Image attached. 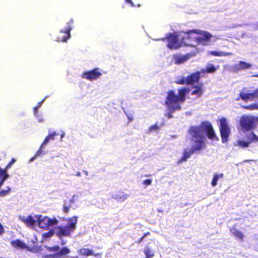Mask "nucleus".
Segmentation results:
<instances>
[{
    "mask_svg": "<svg viewBox=\"0 0 258 258\" xmlns=\"http://www.w3.org/2000/svg\"><path fill=\"white\" fill-rule=\"evenodd\" d=\"M11 245L15 248L17 249H26L28 251L35 252L34 248L33 247H30L27 245H26L23 241H21L19 239H17L16 240L11 241Z\"/></svg>",
    "mask_w": 258,
    "mask_h": 258,
    "instance_id": "2eb2a0df",
    "label": "nucleus"
},
{
    "mask_svg": "<svg viewBox=\"0 0 258 258\" xmlns=\"http://www.w3.org/2000/svg\"><path fill=\"white\" fill-rule=\"evenodd\" d=\"M65 136V133L63 132L61 135V140H62V138L64 137V136Z\"/></svg>",
    "mask_w": 258,
    "mask_h": 258,
    "instance_id": "09e8293b",
    "label": "nucleus"
},
{
    "mask_svg": "<svg viewBox=\"0 0 258 258\" xmlns=\"http://www.w3.org/2000/svg\"><path fill=\"white\" fill-rule=\"evenodd\" d=\"M46 98V97H45L42 101L41 102H39L38 103V105L37 106V107L39 108L41 106L43 101L45 100V99Z\"/></svg>",
    "mask_w": 258,
    "mask_h": 258,
    "instance_id": "a19ab883",
    "label": "nucleus"
},
{
    "mask_svg": "<svg viewBox=\"0 0 258 258\" xmlns=\"http://www.w3.org/2000/svg\"><path fill=\"white\" fill-rule=\"evenodd\" d=\"M206 71L205 69H202L201 71L197 72L195 73L191 74L187 77V84H193L195 83L198 82L200 77L202 76V74L205 75Z\"/></svg>",
    "mask_w": 258,
    "mask_h": 258,
    "instance_id": "ddd939ff",
    "label": "nucleus"
},
{
    "mask_svg": "<svg viewBox=\"0 0 258 258\" xmlns=\"http://www.w3.org/2000/svg\"><path fill=\"white\" fill-rule=\"evenodd\" d=\"M210 54L216 56H225L232 54L231 52H225L223 51H211L209 52Z\"/></svg>",
    "mask_w": 258,
    "mask_h": 258,
    "instance_id": "4be33fe9",
    "label": "nucleus"
},
{
    "mask_svg": "<svg viewBox=\"0 0 258 258\" xmlns=\"http://www.w3.org/2000/svg\"><path fill=\"white\" fill-rule=\"evenodd\" d=\"M72 206H69V204H67V202H65L63 205V211L65 213H68L70 210V208Z\"/></svg>",
    "mask_w": 258,
    "mask_h": 258,
    "instance_id": "f704fd0d",
    "label": "nucleus"
},
{
    "mask_svg": "<svg viewBox=\"0 0 258 258\" xmlns=\"http://www.w3.org/2000/svg\"><path fill=\"white\" fill-rule=\"evenodd\" d=\"M18 219L31 228L38 225L40 228L46 229L58 223V220L55 218L50 219L46 216L34 214L27 216H19Z\"/></svg>",
    "mask_w": 258,
    "mask_h": 258,
    "instance_id": "20e7f679",
    "label": "nucleus"
},
{
    "mask_svg": "<svg viewBox=\"0 0 258 258\" xmlns=\"http://www.w3.org/2000/svg\"><path fill=\"white\" fill-rule=\"evenodd\" d=\"M100 255H101L100 254L98 253H96V254H94V253L93 255L95 256H98Z\"/></svg>",
    "mask_w": 258,
    "mask_h": 258,
    "instance_id": "603ef678",
    "label": "nucleus"
},
{
    "mask_svg": "<svg viewBox=\"0 0 258 258\" xmlns=\"http://www.w3.org/2000/svg\"><path fill=\"white\" fill-rule=\"evenodd\" d=\"M186 35L188 37V43H193L195 46L197 44L207 45L212 37V35L207 31L200 30H191L186 31Z\"/></svg>",
    "mask_w": 258,
    "mask_h": 258,
    "instance_id": "39448f33",
    "label": "nucleus"
},
{
    "mask_svg": "<svg viewBox=\"0 0 258 258\" xmlns=\"http://www.w3.org/2000/svg\"><path fill=\"white\" fill-rule=\"evenodd\" d=\"M242 25L241 24H232L230 25H229L227 26V28L229 29H232V28H235L238 27H241Z\"/></svg>",
    "mask_w": 258,
    "mask_h": 258,
    "instance_id": "e433bc0d",
    "label": "nucleus"
},
{
    "mask_svg": "<svg viewBox=\"0 0 258 258\" xmlns=\"http://www.w3.org/2000/svg\"><path fill=\"white\" fill-rule=\"evenodd\" d=\"M76 176H81V173L80 172H77V173L76 174Z\"/></svg>",
    "mask_w": 258,
    "mask_h": 258,
    "instance_id": "8fccbe9b",
    "label": "nucleus"
},
{
    "mask_svg": "<svg viewBox=\"0 0 258 258\" xmlns=\"http://www.w3.org/2000/svg\"><path fill=\"white\" fill-rule=\"evenodd\" d=\"M247 138L250 141H245L241 140H238L236 141L235 145L242 148H246L249 146V145L251 142L258 141V137L252 132H251L248 134Z\"/></svg>",
    "mask_w": 258,
    "mask_h": 258,
    "instance_id": "f8f14e48",
    "label": "nucleus"
},
{
    "mask_svg": "<svg viewBox=\"0 0 258 258\" xmlns=\"http://www.w3.org/2000/svg\"><path fill=\"white\" fill-rule=\"evenodd\" d=\"M42 149L43 148H41V145L40 149L36 152V153L35 154V156H39L43 153Z\"/></svg>",
    "mask_w": 258,
    "mask_h": 258,
    "instance_id": "58836bf2",
    "label": "nucleus"
},
{
    "mask_svg": "<svg viewBox=\"0 0 258 258\" xmlns=\"http://www.w3.org/2000/svg\"><path fill=\"white\" fill-rule=\"evenodd\" d=\"M241 99L245 102L258 101V88L253 92H250L245 89L242 90L239 93V97L236 99L239 101Z\"/></svg>",
    "mask_w": 258,
    "mask_h": 258,
    "instance_id": "1a4fd4ad",
    "label": "nucleus"
},
{
    "mask_svg": "<svg viewBox=\"0 0 258 258\" xmlns=\"http://www.w3.org/2000/svg\"><path fill=\"white\" fill-rule=\"evenodd\" d=\"M57 135L55 132H53L48 134V136H46L44 141L41 144V148H44V146L47 145L50 140H54V137Z\"/></svg>",
    "mask_w": 258,
    "mask_h": 258,
    "instance_id": "aec40b11",
    "label": "nucleus"
},
{
    "mask_svg": "<svg viewBox=\"0 0 258 258\" xmlns=\"http://www.w3.org/2000/svg\"><path fill=\"white\" fill-rule=\"evenodd\" d=\"M191 57L189 54H178L173 56L174 63L177 64H180L187 61Z\"/></svg>",
    "mask_w": 258,
    "mask_h": 258,
    "instance_id": "f3484780",
    "label": "nucleus"
},
{
    "mask_svg": "<svg viewBox=\"0 0 258 258\" xmlns=\"http://www.w3.org/2000/svg\"><path fill=\"white\" fill-rule=\"evenodd\" d=\"M70 252V249L67 247L62 248L59 251L56 253L57 258H59L62 255H66Z\"/></svg>",
    "mask_w": 258,
    "mask_h": 258,
    "instance_id": "b1692460",
    "label": "nucleus"
},
{
    "mask_svg": "<svg viewBox=\"0 0 258 258\" xmlns=\"http://www.w3.org/2000/svg\"><path fill=\"white\" fill-rule=\"evenodd\" d=\"M165 39V38H162V39H155L156 40H164Z\"/></svg>",
    "mask_w": 258,
    "mask_h": 258,
    "instance_id": "6e6d98bb",
    "label": "nucleus"
},
{
    "mask_svg": "<svg viewBox=\"0 0 258 258\" xmlns=\"http://www.w3.org/2000/svg\"><path fill=\"white\" fill-rule=\"evenodd\" d=\"M144 239V237L142 236V237H141V238H140V239L138 241V242H138V243H140L141 242H142L143 241Z\"/></svg>",
    "mask_w": 258,
    "mask_h": 258,
    "instance_id": "a18cd8bd",
    "label": "nucleus"
},
{
    "mask_svg": "<svg viewBox=\"0 0 258 258\" xmlns=\"http://www.w3.org/2000/svg\"><path fill=\"white\" fill-rule=\"evenodd\" d=\"M43 258H57L56 253L53 254H47L43 256Z\"/></svg>",
    "mask_w": 258,
    "mask_h": 258,
    "instance_id": "4c0bfd02",
    "label": "nucleus"
},
{
    "mask_svg": "<svg viewBox=\"0 0 258 258\" xmlns=\"http://www.w3.org/2000/svg\"><path fill=\"white\" fill-rule=\"evenodd\" d=\"M36 118L37 119V121L38 122H43L44 121V119L39 115L38 118Z\"/></svg>",
    "mask_w": 258,
    "mask_h": 258,
    "instance_id": "ea45409f",
    "label": "nucleus"
},
{
    "mask_svg": "<svg viewBox=\"0 0 258 258\" xmlns=\"http://www.w3.org/2000/svg\"><path fill=\"white\" fill-rule=\"evenodd\" d=\"M78 217L73 216L66 220L68 224L64 226H59L56 227L54 231H49L43 234L44 238L51 237L55 233L56 235L61 241L62 245L65 244L67 241L64 239L66 237H71V233L73 232L77 228Z\"/></svg>",
    "mask_w": 258,
    "mask_h": 258,
    "instance_id": "7ed1b4c3",
    "label": "nucleus"
},
{
    "mask_svg": "<svg viewBox=\"0 0 258 258\" xmlns=\"http://www.w3.org/2000/svg\"><path fill=\"white\" fill-rule=\"evenodd\" d=\"M255 250L258 251V246H255Z\"/></svg>",
    "mask_w": 258,
    "mask_h": 258,
    "instance_id": "5fc2aeb1",
    "label": "nucleus"
},
{
    "mask_svg": "<svg viewBox=\"0 0 258 258\" xmlns=\"http://www.w3.org/2000/svg\"><path fill=\"white\" fill-rule=\"evenodd\" d=\"M188 92V90L186 88L179 89L177 95L172 90L168 92L165 101L167 109L165 113V116L169 119L173 117L172 113L175 110H180V104L184 102L185 96Z\"/></svg>",
    "mask_w": 258,
    "mask_h": 258,
    "instance_id": "f03ea898",
    "label": "nucleus"
},
{
    "mask_svg": "<svg viewBox=\"0 0 258 258\" xmlns=\"http://www.w3.org/2000/svg\"><path fill=\"white\" fill-rule=\"evenodd\" d=\"M79 196L78 195H74L72 198L69 200V206H73V204L78 201Z\"/></svg>",
    "mask_w": 258,
    "mask_h": 258,
    "instance_id": "c756f323",
    "label": "nucleus"
},
{
    "mask_svg": "<svg viewBox=\"0 0 258 258\" xmlns=\"http://www.w3.org/2000/svg\"><path fill=\"white\" fill-rule=\"evenodd\" d=\"M80 253L81 255H85V256H89V255H94V252L92 250L89 249L88 248H81L80 250Z\"/></svg>",
    "mask_w": 258,
    "mask_h": 258,
    "instance_id": "393cba45",
    "label": "nucleus"
},
{
    "mask_svg": "<svg viewBox=\"0 0 258 258\" xmlns=\"http://www.w3.org/2000/svg\"><path fill=\"white\" fill-rule=\"evenodd\" d=\"M9 175L7 173L6 169H3L0 167V187L3 185L5 181L9 177Z\"/></svg>",
    "mask_w": 258,
    "mask_h": 258,
    "instance_id": "412c9836",
    "label": "nucleus"
},
{
    "mask_svg": "<svg viewBox=\"0 0 258 258\" xmlns=\"http://www.w3.org/2000/svg\"><path fill=\"white\" fill-rule=\"evenodd\" d=\"M186 32H180L169 34L167 37V47L170 49H177L183 45L185 46L193 45V43H188Z\"/></svg>",
    "mask_w": 258,
    "mask_h": 258,
    "instance_id": "423d86ee",
    "label": "nucleus"
},
{
    "mask_svg": "<svg viewBox=\"0 0 258 258\" xmlns=\"http://www.w3.org/2000/svg\"><path fill=\"white\" fill-rule=\"evenodd\" d=\"M38 109L39 108L37 106L35 107L33 109V114L35 118H38L39 117V114L38 113Z\"/></svg>",
    "mask_w": 258,
    "mask_h": 258,
    "instance_id": "c9c22d12",
    "label": "nucleus"
},
{
    "mask_svg": "<svg viewBox=\"0 0 258 258\" xmlns=\"http://www.w3.org/2000/svg\"><path fill=\"white\" fill-rule=\"evenodd\" d=\"M224 174L222 173L215 172L213 174V177L211 181V185L215 187L217 185L218 181L220 179L223 178Z\"/></svg>",
    "mask_w": 258,
    "mask_h": 258,
    "instance_id": "a211bd4d",
    "label": "nucleus"
},
{
    "mask_svg": "<svg viewBox=\"0 0 258 258\" xmlns=\"http://www.w3.org/2000/svg\"><path fill=\"white\" fill-rule=\"evenodd\" d=\"M252 77L258 78V74L252 75Z\"/></svg>",
    "mask_w": 258,
    "mask_h": 258,
    "instance_id": "864d4df0",
    "label": "nucleus"
},
{
    "mask_svg": "<svg viewBox=\"0 0 258 258\" xmlns=\"http://www.w3.org/2000/svg\"><path fill=\"white\" fill-rule=\"evenodd\" d=\"M256 27L258 28V23L257 24Z\"/></svg>",
    "mask_w": 258,
    "mask_h": 258,
    "instance_id": "4d7b16f0",
    "label": "nucleus"
},
{
    "mask_svg": "<svg viewBox=\"0 0 258 258\" xmlns=\"http://www.w3.org/2000/svg\"><path fill=\"white\" fill-rule=\"evenodd\" d=\"M101 76L102 73L99 71V69L95 68L92 70L84 72L82 74L81 77L92 82L99 79Z\"/></svg>",
    "mask_w": 258,
    "mask_h": 258,
    "instance_id": "9b49d317",
    "label": "nucleus"
},
{
    "mask_svg": "<svg viewBox=\"0 0 258 258\" xmlns=\"http://www.w3.org/2000/svg\"><path fill=\"white\" fill-rule=\"evenodd\" d=\"M204 91V90L203 89V85L201 84L198 86H195L192 88L190 95L193 97V99H198L202 96Z\"/></svg>",
    "mask_w": 258,
    "mask_h": 258,
    "instance_id": "dca6fc26",
    "label": "nucleus"
},
{
    "mask_svg": "<svg viewBox=\"0 0 258 258\" xmlns=\"http://www.w3.org/2000/svg\"><path fill=\"white\" fill-rule=\"evenodd\" d=\"M144 252L146 256V258H152L154 256V251L149 246H146L144 248Z\"/></svg>",
    "mask_w": 258,
    "mask_h": 258,
    "instance_id": "5701e85b",
    "label": "nucleus"
},
{
    "mask_svg": "<svg viewBox=\"0 0 258 258\" xmlns=\"http://www.w3.org/2000/svg\"><path fill=\"white\" fill-rule=\"evenodd\" d=\"M220 132L222 141L223 143L228 141V137L230 134V128L227 119L225 118H222L219 120Z\"/></svg>",
    "mask_w": 258,
    "mask_h": 258,
    "instance_id": "6e6552de",
    "label": "nucleus"
},
{
    "mask_svg": "<svg viewBox=\"0 0 258 258\" xmlns=\"http://www.w3.org/2000/svg\"><path fill=\"white\" fill-rule=\"evenodd\" d=\"M73 24V20L72 19L70 20L67 24V25L65 27L62 29L59 33L60 34H63L64 35L62 36H59L57 38L56 40L57 41H64L66 42L68 39H69L71 37L70 31L72 29V25Z\"/></svg>",
    "mask_w": 258,
    "mask_h": 258,
    "instance_id": "9d476101",
    "label": "nucleus"
},
{
    "mask_svg": "<svg viewBox=\"0 0 258 258\" xmlns=\"http://www.w3.org/2000/svg\"><path fill=\"white\" fill-rule=\"evenodd\" d=\"M15 161H16V160L15 159H12V161L10 162L8 166H11V165L12 164H14Z\"/></svg>",
    "mask_w": 258,
    "mask_h": 258,
    "instance_id": "c03bdc74",
    "label": "nucleus"
},
{
    "mask_svg": "<svg viewBox=\"0 0 258 258\" xmlns=\"http://www.w3.org/2000/svg\"><path fill=\"white\" fill-rule=\"evenodd\" d=\"M111 197L113 199H114L118 202H122L128 198V195L126 194L121 193L114 194Z\"/></svg>",
    "mask_w": 258,
    "mask_h": 258,
    "instance_id": "6ab92c4d",
    "label": "nucleus"
},
{
    "mask_svg": "<svg viewBox=\"0 0 258 258\" xmlns=\"http://www.w3.org/2000/svg\"><path fill=\"white\" fill-rule=\"evenodd\" d=\"M11 190V188L9 186H7L6 189H2V187H0V196L4 197L9 194Z\"/></svg>",
    "mask_w": 258,
    "mask_h": 258,
    "instance_id": "cd10ccee",
    "label": "nucleus"
},
{
    "mask_svg": "<svg viewBox=\"0 0 258 258\" xmlns=\"http://www.w3.org/2000/svg\"><path fill=\"white\" fill-rule=\"evenodd\" d=\"M218 67H215L213 64L209 63L206 67V73H212L216 72L218 69Z\"/></svg>",
    "mask_w": 258,
    "mask_h": 258,
    "instance_id": "a878e982",
    "label": "nucleus"
},
{
    "mask_svg": "<svg viewBox=\"0 0 258 258\" xmlns=\"http://www.w3.org/2000/svg\"><path fill=\"white\" fill-rule=\"evenodd\" d=\"M159 126L156 124L153 125H151L149 128L148 132L149 133L152 132V131H156L158 130H159Z\"/></svg>",
    "mask_w": 258,
    "mask_h": 258,
    "instance_id": "473e14b6",
    "label": "nucleus"
},
{
    "mask_svg": "<svg viewBox=\"0 0 258 258\" xmlns=\"http://www.w3.org/2000/svg\"><path fill=\"white\" fill-rule=\"evenodd\" d=\"M176 83L178 84H181V85H183V84H185V83L187 84V77H182L180 79H179L176 81Z\"/></svg>",
    "mask_w": 258,
    "mask_h": 258,
    "instance_id": "7c9ffc66",
    "label": "nucleus"
},
{
    "mask_svg": "<svg viewBox=\"0 0 258 258\" xmlns=\"http://www.w3.org/2000/svg\"><path fill=\"white\" fill-rule=\"evenodd\" d=\"M59 247L58 246H55L52 247H48L47 250L49 251H57L59 250Z\"/></svg>",
    "mask_w": 258,
    "mask_h": 258,
    "instance_id": "72a5a7b5",
    "label": "nucleus"
},
{
    "mask_svg": "<svg viewBox=\"0 0 258 258\" xmlns=\"http://www.w3.org/2000/svg\"><path fill=\"white\" fill-rule=\"evenodd\" d=\"M127 117L130 121H132L133 120V118L132 117H130L129 116H128Z\"/></svg>",
    "mask_w": 258,
    "mask_h": 258,
    "instance_id": "3c124183",
    "label": "nucleus"
},
{
    "mask_svg": "<svg viewBox=\"0 0 258 258\" xmlns=\"http://www.w3.org/2000/svg\"><path fill=\"white\" fill-rule=\"evenodd\" d=\"M126 2L127 3H131V5L132 7H134V4H133V3L132 2V0H125Z\"/></svg>",
    "mask_w": 258,
    "mask_h": 258,
    "instance_id": "37998d69",
    "label": "nucleus"
},
{
    "mask_svg": "<svg viewBox=\"0 0 258 258\" xmlns=\"http://www.w3.org/2000/svg\"><path fill=\"white\" fill-rule=\"evenodd\" d=\"M188 133L191 137V140L195 144L191 148L188 147L184 149L183 156L178 162L186 161L194 152L200 151L205 147L206 133L209 139L218 140L211 123L208 121L203 122L200 125L191 126L188 130Z\"/></svg>",
    "mask_w": 258,
    "mask_h": 258,
    "instance_id": "f257e3e1",
    "label": "nucleus"
},
{
    "mask_svg": "<svg viewBox=\"0 0 258 258\" xmlns=\"http://www.w3.org/2000/svg\"><path fill=\"white\" fill-rule=\"evenodd\" d=\"M150 233L149 232L148 233H145L144 234V235L143 236V237H144V238L146 237L147 235H148Z\"/></svg>",
    "mask_w": 258,
    "mask_h": 258,
    "instance_id": "de8ad7c7",
    "label": "nucleus"
},
{
    "mask_svg": "<svg viewBox=\"0 0 258 258\" xmlns=\"http://www.w3.org/2000/svg\"><path fill=\"white\" fill-rule=\"evenodd\" d=\"M240 125L243 132L252 130L258 125V117L243 115L240 117Z\"/></svg>",
    "mask_w": 258,
    "mask_h": 258,
    "instance_id": "0eeeda50",
    "label": "nucleus"
},
{
    "mask_svg": "<svg viewBox=\"0 0 258 258\" xmlns=\"http://www.w3.org/2000/svg\"><path fill=\"white\" fill-rule=\"evenodd\" d=\"M4 230L3 226L0 223V235L4 233Z\"/></svg>",
    "mask_w": 258,
    "mask_h": 258,
    "instance_id": "79ce46f5",
    "label": "nucleus"
},
{
    "mask_svg": "<svg viewBox=\"0 0 258 258\" xmlns=\"http://www.w3.org/2000/svg\"><path fill=\"white\" fill-rule=\"evenodd\" d=\"M243 107L246 109H248L249 110H253L255 109H258V103H253L252 104L244 106Z\"/></svg>",
    "mask_w": 258,
    "mask_h": 258,
    "instance_id": "c85d7f7f",
    "label": "nucleus"
},
{
    "mask_svg": "<svg viewBox=\"0 0 258 258\" xmlns=\"http://www.w3.org/2000/svg\"><path fill=\"white\" fill-rule=\"evenodd\" d=\"M152 179H147L143 181V184L145 186V188H146L147 186L150 185L152 184Z\"/></svg>",
    "mask_w": 258,
    "mask_h": 258,
    "instance_id": "2f4dec72",
    "label": "nucleus"
},
{
    "mask_svg": "<svg viewBox=\"0 0 258 258\" xmlns=\"http://www.w3.org/2000/svg\"><path fill=\"white\" fill-rule=\"evenodd\" d=\"M231 232L236 237L240 239V240H242L243 235L241 232L235 229H231Z\"/></svg>",
    "mask_w": 258,
    "mask_h": 258,
    "instance_id": "bb28decb",
    "label": "nucleus"
},
{
    "mask_svg": "<svg viewBox=\"0 0 258 258\" xmlns=\"http://www.w3.org/2000/svg\"><path fill=\"white\" fill-rule=\"evenodd\" d=\"M252 64L244 61H239L232 67L233 71L238 72L242 70H249L251 69Z\"/></svg>",
    "mask_w": 258,
    "mask_h": 258,
    "instance_id": "4468645a",
    "label": "nucleus"
},
{
    "mask_svg": "<svg viewBox=\"0 0 258 258\" xmlns=\"http://www.w3.org/2000/svg\"><path fill=\"white\" fill-rule=\"evenodd\" d=\"M36 157H37V156H35V155L34 157H32V158L30 159V161H33L34 160H35V158H36Z\"/></svg>",
    "mask_w": 258,
    "mask_h": 258,
    "instance_id": "49530a36",
    "label": "nucleus"
}]
</instances>
